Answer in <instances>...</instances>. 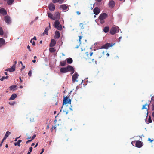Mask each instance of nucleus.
I'll return each mask as SVG.
<instances>
[{"label":"nucleus","mask_w":154,"mask_h":154,"mask_svg":"<svg viewBox=\"0 0 154 154\" xmlns=\"http://www.w3.org/2000/svg\"><path fill=\"white\" fill-rule=\"evenodd\" d=\"M119 29L117 26L112 27L110 31V33L112 35H114L116 32H119Z\"/></svg>","instance_id":"1"},{"label":"nucleus","mask_w":154,"mask_h":154,"mask_svg":"<svg viewBox=\"0 0 154 154\" xmlns=\"http://www.w3.org/2000/svg\"><path fill=\"white\" fill-rule=\"evenodd\" d=\"M69 97H65L64 96V99L63 100V105L64 104H66L67 103L69 104H71V100L70 99H68Z\"/></svg>","instance_id":"2"},{"label":"nucleus","mask_w":154,"mask_h":154,"mask_svg":"<svg viewBox=\"0 0 154 154\" xmlns=\"http://www.w3.org/2000/svg\"><path fill=\"white\" fill-rule=\"evenodd\" d=\"M114 44L113 43H107L106 44L101 47V48L102 49H107L109 47H112Z\"/></svg>","instance_id":"3"},{"label":"nucleus","mask_w":154,"mask_h":154,"mask_svg":"<svg viewBox=\"0 0 154 154\" xmlns=\"http://www.w3.org/2000/svg\"><path fill=\"white\" fill-rule=\"evenodd\" d=\"M4 20L8 24L10 23L11 22V20L10 17L8 16H6L4 17Z\"/></svg>","instance_id":"4"},{"label":"nucleus","mask_w":154,"mask_h":154,"mask_svg":"<svg viewBox=\"0 0 154 154\" xmlns=\"http://www.w3.org/2000/svg\"><path fill=\"white\" fill-rule=\"evenodd\" d=\"M109 6L111 8H113L115 6V2L113 0H110L109 3Z\"/></svg>","instance_id":"5"},{"label":"nucleus","mask_w":154,"mask_h":154,"mask_svg":"<svg viewBox=\"0 0 154 154\" xmlns=\"http://www.w3.org/2000/svg\"><path fill=\"white\" fill-rule=\"evenodd\" d=\"M135 145L136 147L140 148L142 146L143 144L141 141L138 140L136 141Z\"/></svg>","instance_id":"6"},{"label":"nucleus","mask_w":154,"mask_h":154,"mask_svg":"<svg viewBox=\"0 0 154 154\" xmlns=\"http://www.w3.org/2000/svg\"><path fill=\"white\" fill-rule=\"evenodd\" d=\"M107 15L105 13H103L101 14L99 16V19L104 20L107 17Z\"/></svg>","instance_id":"7"},{"label":"nucleus","mask_w":154,"mask_h":154,"mask_svg":"<svg viewBox=\"0 0 154 154\" xmlns=\"http://www.w3.org/2000/svg\"><path fill=\"white\" fill-rule=\"evenodd\" d=\"M60 17V14L58 12H56L54 15V20H55L58 19Z\"/></svg>","instance_id":"8"},{"label":"nucleus","mask_w":154,"mask_h":154,"mask_svg":"<svg viewBox=\"0 0 154 154\" xmlns=\"http://www.w3.org/2000/svg\"><path fill=\"white\" fill-rule=\"evenodd\" d=\"M49 10L50 11H54L55 9V5L53 3H50L48 5Z\"/></svg>","instance_id":"9"},{"label":"nucleus","mask_w":154,"mask_h":154,"mask_svg":"<svg viewBox=\"0 0 154 154\" xmlns=\"http://www.w3.org/2000/svg\"><path fill=\"white\" fill-rule=\"evenodd\" d=\"M93 12L95 15H97L100 12V9L98 7H96L94 9Z\"/></svg>","instance_id":"10"},{"label":"nucleus","mask_w":154,"mask_h":154,"mask_svg":"<svg viewBox=\"0 0 154 154\" xmlns=\"http://www.w3.org/2000/svg\"><path fill=\"white\" fill-rule=\"evenodd\" d=\"M78 74L75 73L72 76V80L73 82H74L77 81V79L78 78Z\"/></svg>","instance_id":"11"},{"label":"nucleus","mask_w":154,"mask_h":154,"mask_svg":"<svg viewBox=\"0 0 154 154\" xmlns=\"http://www.w3.org/2000/svg\"><path fill=\"white\" fill-rule=\"evenodd\" d=\"M0 13L3 15H5L7 14V12L4 8H2L0 9Z\"/></svg>","instance_id":"12"},{"label":"nucleus","mask_w":154,"mask_h":154,"mask_svg":"<svg viewBox=\"0 0 154 154\" xmlns=\"http://www.w3.org/2000/svg\"><path fill=\"white\" fill-rule=\"evenodd\" d=\"M60 7L62 8L63 11H67L68 8L67 6L65 4H63L60 5Z\"/></svg>","instance_id":"13"},{"label":"nucleus","mask_w":154,"mask_h":154,"mask_svg":"<svg viewBox=\"0 0 154 154\" xmlns=\"http://www.w3.org/2000/svg\"><path fill=\"white\" fill-rule=\"evenodd\" d=\"M56 43V42L54 39H52L51 40L50 44V46L53 47L55 46Z\"/></svg>","instance_id":"14"},{"label":"nucleus","mask_w":154,"mask_h":154,"mask_svg":"<svg viewBox=\"0 0 154 154\" xmlns=\"http://www.w3.org/2000/svg\"><path fill=\"white\" fill-rule=\"evenodd\" d=\"M15 67H14V66H12L11 68H8L6 69L5 70L7 71H9L10 72H12L14 71H15Z\"/></svg>","instance_id":"15"},{"label":"nucleus","mask_w":154,"mask_h":154,"mask_svg":"<svg viewBox=\"0 0 154 154\" xmlns=\"http://www.w3.org/2000/svg\"><path fill=\"white\" fill-rule=\"evenodd\" d=\"M60 36V34L58 31H56L55 33V36L54 38L56 39H58Z\"/></svg>","instance_id":"16"},{"label":"nucleus","mask_w":154,"mask_h":154,"mask_svg":"<svg viewBox=\"0 0 154 154\" xmlns=\"http://www.w3.org/2000/svg\"><path fill=\"white\" fill-rule=\"evenodd\" d=\"M17 95L15 94H13L11 97L9 98V100H14L16 97Z\"/></svg>","instance_id":"17"},{"label":"nucleus","mask_w":154,"mask_h":154,"mask_svg":"<svg viewBox=\"0 0 154 154\" xmlns=\"http://www.w3.org/2000/svg\"><path fill=\"white\" fill-rule=\"evenodd\" d=\"M60 72L62 73H66L67 72L66 67L61 68L60 70Z\"/></svg>","instance_id":"18"},{"label":"nucleus","mask_w":154,"mask_h":154,"mask_svg":"<svg viewBox=\"0 0 154 154\" xmlns=\"http://www.w3.org/2000/svg\"><path fill=\"white\" fill-rule=\"evenodd\" d=\"M149 105H148L147 103H146L143 106L142 109H146L147 111H148L149 108Z\"/></svg>","instance_id":"19"},{"label":"nucleus","mask_w":154,"mask_h":154,"mask_svg":"<svg viewBox=\"0 0 154 154\" xmlns=\"http://www.w3.org/2000/svg\"><path fill=\"white\" fill-rule=\"evenodd\" d=\"M79 26L81 29H83L87 26V24L85 23H80L79 24Z\"/></svg>","instance_id":"20"},{"label":"nucleus","mask_w":154,"mask_h":154,"mask_svg":"<svg viewBox=\"0 0 154 154\" xmlns=\"http://www.w3.org/2000/svg\"><path fill=\"white\" fill-rule=\"evenodd\" d=\"M67 72L69 71H70L72 70H73L74 69V68L72 66L70 65H68L66 67Z\"/></svg>","instance_id":"21"},{"label":"nucleus","mask_w":154,"mask_h":154,"mask_svg":"<svg viewBox=\"0 0 154 154\" xmlns=\"http://www.w3.org/2000/svg\"><path fill=\"white\" fill-rule=\"evenodd\" d=\"M5 40L3 38H0V47L5 44Z\"/></svg>","instance_id":"22"},{"label":"nucleus","mask_w":154,"mask_h":154,"mask_svg":"<svg viewBox=\"0 0 154 154\" xmlns=\"http://www.w3.org/2000/svg\"><path fill=\"white\" fill-rule=\"evenodd\" d=\"M64 1V0H52V2L54 3L58 2L60 4H61Z\"/></svg>","instance_id":"23"},{"label":"nucleus","mask_w":154,"mask_h":154,"mask_svg":"<svg viewBox=\"0 0 154 154\" xmlns=\"http://www.w3.org/2000/svg\"><path fill=\"white\" fill-rule=\"evenodd\" d=\"M66 60L67 63L69 64L72 63L73 62V60L71 58H67Z\"/></svg>","instance_id":"24"},{"label":"nucleus","mask_w":154,"mask_h":154,"mask_svg":"<svg viewBox=\"0 0 154 154\" xmlns=\"http://www.w3.org/2000/svg\"><path fill=\"white\" fill-rule=\"evenodd\" d=\"M109 27L108 26H106L104 28L103 31L105 33H106L107 32L109 31Z\"/></svg>","instance_id":"25"},{"label":"nucleus","mask_w":154,"mask_h":154,"mask_svg":"<svg viewBox=\"0 0 154 154\" xmlns=\"http://www.w3.org/2000/svg\"><path fill=\"white\" fill-rule=\"evenodd\" d=\"M22 142V140H18L17 142L14 143V145L15 146L17 145L18 146L20 147V143Z\"/></svg>","instance_id":"26"},{"label":"nucleus","mask_w":154,"mask_h":154,"mask_svg":"<svg viewBox=\"0 0 154 154\" xmlns=\"http://www.w3.org/2000/svg\"><path fill=\"white\" fill-rule=\"evenodd\" d=\"M60 25V22L59 20H56L55 22L54 26L55 28L57 27Z\"/></svg>","instance_id":"27"},{"label":"nucleus","mask_w":154,"mask_h":154,"mask_svg":"<svg viewBox=\"0 0 154 154\" xmlns=\"http://www.w3.org/2000/svg\"><path fill=\"white\" fill-rule=\"evenodd\" d=\"M14 0H8L7 1V4L8 5H11L14 2Z\"/></svg>","instance_id":"28"},{"label":"nucleus","mask_w":154,"mask_h":154,"mask_svg":"<svg viewBox=\"0 0 154 154\" xmlns=\"http://www.w3.org/2000/svg\"><path fill=\"white\" fill-rule=\"evenodd\" d=\"M66 63L65 61H63L60 62V65L62 66H64L66 64Z\"/></svg>","instance_id":"29"},{"label":"nucleus","mask_w":154,"mask_h":154,"mask_svg":"<svg viewBox=\"0 0 154 154\" xmlns=\"http://www.w3.org/2000/svg\"><path fill=\"white\" fill-rule=\"evenodd\" d=\"M10 134L11 133L10 132L8 131H7L4 137L6 139Z\"/></svg>","instance_id":"30"},{"label":"nucleus","mask_w":154,"mask_h":154,"mask_svg":"<svg viewBox=\"0 0 154 154\" xmlns=\"http://www.w3.org/2000/svg\"><path fill=\"white\" fill-rule=\"evenodd\" d=\"M48 17L54 20V17L53 15L51 13H48Z\"/></svg>","instance_id":"31"},{"label":"nucleus","mask_w":154,"mask_h":154,"mask_svg":"<svg viewBox=\"0 0 154 154\" xmlns=\"http://www.w3.org/2000/svg\"><path fill=\"white\" fill-rule=\"evenodd\" d=\"M49 29L48 27H46L44 30V32L43 33L44 34H46L47 35H48V31Z\"/></svg>","instance_id":"32"},{"label":"nucleus","mask_w":154,"mask_h":154,"mask_svg":"<svg viewBox=\"0 0 154 154\" xmlns=\"http://www.w3.org/2000/svg\"><path fill=\"white\" fill-rule=\"evenodd\" d=\"M49 51L51 53H53L55 51V50L53 48H51L49 49Z\"/></svg>","instance_id":"33"},{"label":"nucleus","mask_w":154,"mask_h":154,"mask_svg":"<svg viewBox=\"0 0 154 154\" xmlns=\"http://www.w3.org/2000/svg\"><path fill=\"white\" fill-rule=\"evenodd\" d=\"M97 4L100 5L101 4V1L102 0H95Z\"/></svg>","instance_id":"34"},{"label":"nucleus","mask_w":154,"mask_h":154,"mask_svg":"<svg viewBox=\"0 0 154 154\" xmlns=\"http://www.w3.org/2000/svg\"><path fill=\"white\" fill-rule=\"evenodd\" d=\"M56 28L58 30H61L62 29V26L61 25H59Z\"/></svg>","instance_id":"35"},{"label":"nucleus","mask_w":154,"mask_h":154,"mask_svg":"<svg viewBox=\"0 0 154 154\" xmlns=\"http://www.w3.org/2000/svg\"><path fill=\"white\" fill-rule=\"evenodd\" d=\"M3 31L2 27H0V35H2L3 34Z\"/></svg>","instance_id":"36"},{"label":"nucleus","mask_w":154,"mask_h":154,"mask_svg":"<svg viewBox=\"0 0 154 154\" xmlns=\"http://www.w3.org/2000/svg\"><path fill=\"white\" fill-rule=\"evenodd\" d=\"M8 78V76H6L5 77H4V76H3L2 78L0 79V80L1 81H2L4 80L7 79Z\"/></svg>","instance_id":"37"},{"label":"nucleus","mask_w":154,"mask_h":154,"mask_svg":"<svg viewBox=\"0 0 154 154\" xmlns=\"http://www.w3.org/2000/svg\"><path fill=\"white\" fill-rule=\"evenodd\" d=\"M148 122L149 123H151L152 122V120L150 116H149L148 118Z\"/></svg>","instance_id":"38"},{"label":"nucleus","mask_w":154,"mask_h":154,"mask_svg":"<svg viewBox=\"0 0 154 154\" xmlns=\"http://www.w3.org/2000/svg\"><path fill=\"white\" fill-rule=\"evenodd\" d=\"M6 139L5 138H3V139L2 140L1 143L0 144V146L1 147L2 145V143H3V141Z\"/></svg>","instance_id":"39"},{"label":"nucleus","mask_w":154,"mask_h":154,"mask_svg":"<svg viewBox=\"0 0 154 154\" xmlns=\"http://www.w3.org/2000/svg\"><path fill=\"white\" fill-rule=\"evenodd\" d=\"M99 20H100V22L101 23V24H103L104 23L105 21L104 20L101 19H99Z\"/></svg>","instance_id":"40"},{"label":"nucleus","mask_w":154,"mask_h":154,"mask_svg":"<svg viewBox=\"0 0 154 154\" xmlns=\"http://www.w3.org/2000/svg\"><path fill=\"white\" fill-rule=\"evenodd\" d=\"M28 75L29 76L31 77V76L32 75V72L30 70L29 71L28 73Z\"/></svg>","instance_id":"41"},{"label":"nucleus","mask_w":154,"mask_h":154,"mask_svg":"<svg viewBox=\"0 0 154 154\" xmlns=\"http://www.w3.org/2000/svg\"><path fill=\"white\" fill-rule=\"evenodd\" d=\"M36 134H34L32 137L31 139L32 141L36 137Z\"/></svg>","instance_id":"42"},{"label":"nucleus","mask_w":154,"mask_h":154,"mask_svg":"<svg viewBox=\"0 0 154 154\" xmlns=\"http://www.w3.org/2000/svg\"><path fill=\"white\" fill-rule=\"evenodd\" d=\"M56 128V126H53L52 127V128L51 129V132H52L53 129H55Z\"/></svg>","instance_id":"43"},{"label":"nucleus","mask_w":154,"mask_h":154,"mask_svg":"<svg viewBox=\"0 0 154 154\" xmlns=\"http://www.w3.org/2000/svg\"><path fill=\"white\" fill-rule=\"evenodd\" d=\"M17 63V61H15L14 62V64L13 65V66H14V67H15L16 66V65Z\"/></svg>","instance_id":"44"},{"label":"nucleus","mask_w":154,"mask_h":154,"mask_svg":"<svg viewBox=\"0 0 154 154\" xmlns=\"http://www.w3.org/2000/svg\"><path fill=\"white\" fill-rule=\"evenodd\" d=\"M27 48L29 51H31V49L30 46L29 45L27 46Z\"/></svg>","instance_id":"45"},{"label":"nucleus","mask_w":154,"mask_h":154,"mask_svg":"<svg viewBox=\"0 0 154 154\" xmlns=\"http://www.w3.org/2000/svg\"><path fill=\"white\" fill-rule=\"evenodd\" d=\"M148 140L149 141H150L151 142H152L154 140H151L150 138H148Z\"/></svg>","instance_id":"46"},{"label":"nucleus","mask_w":154,"mask_h":154,"mask_svg":"<svg viewBox=\"0 0 154 154\" xmlns=\"http://www.w3.org/2000/svg\"><path fill=\"white\" fill-rule=\"evenodd\" d=\"M44 148H42V151L41 152V153H40V154H42V153L44 152Z\"/></svg>","instance_id":"47"},{"label":"nucleus","mask_w":154,"mask_h":154,"mask_svg":"<svg viewBox=\"0 0 154 154\" xmlns=\"http://www.w3.org/2000/svg\"><path fill=\"white\" fill-rule=\"evenodd\" d=\"M79 42H81V40L82 38V36H79Z\"/></svg>","instance_id":"48"},{"label":"nucleus","mask_w":154,"mask_h":154,"mask_svg":"<svg viewBox=\"0 0 154 154\" xmlns=\"http://www.w3.org/2000/svg\"><path fill=\"white\" fill-rule=\"evenodd\" d=\"M10 89L12 90L14 88V86H11L10 87Z\"/></svg>","instance_id":"49"},{"label":"nucleus","mask_w":154,"mask_h":154,"mask_svg":"<svg viewBox=\"0 0 154 154\" xmlns=\"http://www.w3.org/2000/svg\"><path fill=\"white\" fill-rule=\"evenodd\" d=\"M71 72V74H72L74 72V69H73V70H72L70 71Z\"/></svg>","instance_id":"50"},{"label":"nucleus","mask_w":154,"mask_h":154,"mask_svg":"<svg viewBox=\"0 0 154 154\" xmlns=\"http://www.w3.org/2000/svg\"><path fill=\"white\" fill-rule=\"evenodd\" d=\"M32 150V147H30L29 148V151L31 152Z\"/></svg>","instance_id":"51"},{"label":"nucleus","mask_w":154,"mask_h":154,"mask_svg":"<svg viewBox=\"0 0 154 154\" xmlns=\"http://www.w3.org/2000/svg\"><path fill=\"white\" fill-rule=\"evenodd\" d=\"M34 119L33 118L32 119L30 118V121L31 122H32L34 121Z\"/></svg>","instance_id":"52"},{"label":"nucleus","mask_w":154,"mask_h":154,"mask_svg":"<svg viewBox=\"0 0 154 154\" xmlns=\"http://www.w3.org/2000/svg\"><path fill=\"white\" fill-rule=\"evenodd\" d=\"M76 13H77V15H78L80 14H81L78 11H77L76 12Z\"/></svg>","instance_id":"53"},{"label":"nucleus","mask_w":154,"mask_h":154,"mask_svg":"<svg viewBox=\"0 0 154 154\" xmlns=\"http://www.w3.org/2000/svg\"><path fill=\"white\" fill-rule=\"evenodd\" d=\"M32 45H35V42H34V41H33Z\"/></svg>","instance_id":"54"},{"label":"nucleus","mask_w":154,"mask_h":154,"mask_svg":"<svg viewBox=\"0 0 154 154\" xmlns=\"http://www.w3.org/2000/svg\"><path fill=\"white\" fill-rule=\"evenodd\" d=\"M32 141V140H28L27 141H26V143H28L31 142Z\"/></svg>","instance_id":"55"},{"label":"nucleus","mask_w":154,"mask_h":154,"mask_svg":"<svg viewBox=\"0 0 154 154\" xmlns=\"http://www.w3.org/2000/svg\"><path fill=\"white\" fill-rule=\"evenodd\" d=\"M152 110H154V102L153 104L152 105Z\"/></svg>","instance_id":"56"},{"label":"nucleus","mask_w":154,"mask_h":154,"mask_svg":"<svg viewBox=\"0 0 154 154\" xmlns=\"http://www.w3.org/2000/svg\"><path fill=\"white\" fill-rule=\"evenodd\" d=\"M9 104H10V105H14L15 103V102H13V103L11 104H10V103H9Z\"/></svg>","instance_id":"57"},{"label":"nucleus","mask_w":154,"mask_h":154,"mask_svg":"<svg viewBox=\"0 0 154 154\" xmlns=\"http://www.w3.org/2000/svg\"><path fill=\"white\" fill-rule=\"evenodd\" d=\"M33 40H36V37L35 36H34V37L33 38Z\"/></svg>","instance_id":"58"},{"label":"nucleus","mask_w":154,"mask_h":154,"mask_svg":"<svg viewBox=\"0 0 154 154\" xmlns=\"http://www.w3.org/2000/svg\"><path fill=\"white\" fill-rule=\"evenodd\" d=\"M38 144V143H36V145L35 146H34V148H36Z\"/></svg>","instance_id":"59"},{"label":"nucleus","mask_w":154,"mask_h":154,"mask_svg":"<svg viewBox=\"0 0 154 154\" xmlns=\"http://www.w3.org/2000/svg\"><path fill=\"white\" fill-rule=\"evenodd\" d=\"M93 54V53L92 52H91L90 54V56H92V54Z\"/></svg>","instance_id":"60"},{"label":"nucleus","mask_w":154,"mask_h":154,"mask_svg":"<svg viewBox=\"0 0 154 154\" xmlns=\"http://www.w3.org/2000/svg\"><path fill=\"white\" fill-rule=\"evenodd\" d=\"M19 79H20V82H22L23 81H22V80L21 79V77H20Z\"/></svg>","instance_id":"61"},{"label":"nucleus","mask_w":154,"mask_h":154,"mask_svg":"<svg viewBox=\"0 0 154 154\" xmlns=\"http://www.w3.org/2000/svg\"><path fill=\"white\" fill-rule=\"evenodd\" d=\"M32 61L33 63H35L36 62V60H32Z\"/></svg>","instance_id":"62"},{"label":"nucleus","mask_w":154,"mask_h":154,"mask_svg":"<svg viewBox=\"0 0 154 154\" xmlns=\"http://www.w3.org/2000/svg\"><path fill=\"white\" fill-rule=\"evenodd\" d=\"M152 115L153 117H154V111L152 112Z\"/></svg>","instance_id":"63"},{"label":"nucleus","mask_w":154,"mask_h":154,"mask_svg":"<svg viewBox=\"0 0 154 154\" xmlns=\"http://www.w3.org/2000/svg\"><path fill=\"white\" fill-rule=\"evenodd\" d=\"M49 125H48L47 126V129H49Z\"/></svg>","instance_id":"64"}]
</instances>
